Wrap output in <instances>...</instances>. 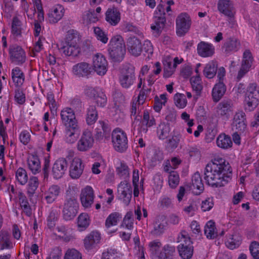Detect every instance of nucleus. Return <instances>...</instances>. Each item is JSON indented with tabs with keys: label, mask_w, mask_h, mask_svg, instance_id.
I'll return each instance as SVG.
<instances>
[{
	"label": "nucleus",
	"mask_w": 259,
	"mask_h": 259,
	"mask_svg": "<svg viewBox=\"0 0 259 259\" xmlns=\"http://www.w3.org/2000/svg\"><path fill=\"white\" fill-rule=\"evenodd\" d=\"M232 176V168L229 163L222 158H214L205 167L204 179L206 183L213 187H223Z\"/></svg>",
	"instance_id": "1"
},
{
	"label": "nucleus",
	"mask_w": 259,
	"mask_h": 259,
	"mask_svg": "<svg viewBox=\"0 0 259 259\" xmlns=\"http://www.w3.org/2000/svg\"><path fill=\"white\" fill-rule=\"evenodd\" d=\"M126 49L123 38L116 35L111 39L108 48L110 58L114 62H121L125 54Z\"/></svg>",
	"instance_id": "2"
},
{
	"label": "nucleus",
	"mask_w": 259,
	"mask_h": 259,
	"mask_svg": "<svg viewBox=\"0 0 259 259\" xmlns=\"http://www.w3.org/2000/svg\"><path fill=\"white\" fill-rule=\"evenodd\" d=\"M79 204L74 196L67 197L63 209V217L65 220H72L78 213Z\"/></svg>",
	"instance_id": "3"
},
{
	"label": "nucleus",
	"mask_w": 259,
	"mask_h": 259,
	"mask_svg": "<svg viewBox=\"0 0 259 259\" xmlns=\"http://www.w3.org/2000/svg\"><path fill=\"white\" fill-rule=\"evenodd\" d=\"M112 142L114 149L118 152H123L127 148L126 134L118 128L112 132Z\"/></svg>",
	"instance_id": "4"
},
{
	"label": "nucleus",
	"mask_w": 259,
	"mask_h": 259,
	"mask_svg": "<svg viewBox=\"0 0 259 259\" xmlns=\"http://www.w3.org/2000/svg\"><path fill=\"white\" fill-rule=\"evenodd\" d=\"M10 60L15 65H22L26 61V54L22 48L17 45H11L9 49Z\"/></svg>",
	"instance_id": "5"
},
{
	"label": "nucleus",
	"mask_w": 259,
	"mask_h": 259,
	"mask_svg": "<svg viewBox=\"0 0 259 259\" xmlns=\"http://www.w3.org/2000/svg\"><path fill=\"white\" fill-rule=\"evenodd\" d=\"M191 25V20L189 15L183 13L180 14L176 19V32L178 36H184L188 32Z\"/></svg>",
	"instance_id": "6"
},
{
	"label": "nucleus",
	"mask_w": 259,
	"mask_h": 259,
	"mask_svg": "<svg viewBox=\"0 0 259 259\" xmlns=\"http://www.w3.org/2000/svg\"><path fill=\"white\" fill-rule=\"evenodd\" d=\"M136 79L134 67L128 66L123 69L119 76L120 85L124 89L130 88Z\"/></svg>",
	"instance_id": "7"
},
{
	"label": "nucleus",
	"mask_w": 259,
	"mask_h": 259,
	"mask_svg": "<svg viewBox=\"0 0 259 259\" xmlns=\"http://www.w3.org/2000/svg\"><path fill=\"white\" fill-rule=\"evenodd\" d=\"M94 139L91 131H84L78 141L77 148L79 151H87L91 149L94 144Z\"/></svg>",
	"instance_id": "8"
},
{
	"label": "nucleus",
	"mask_w": 259,
	"mask_h": 259,
	"mask_svg": "<svg viewBox=\"0 0 259 259\" xmlns=\"http://www.w3.org/2000/svg\"><path fill=\"white\" fill-rule=\"evenodd\" d=\"M93 70L99 75H105L107 71L108 63L105 57L97 54L93 58Z\"/></svg>",
	"instance_id": "9"
},
{
	"label": "nucleus",
	"mask_w": 259,
	"mask_h": 259,
	"mask_svg": "<svg viewBox=\"0 0 259 259\" xmlns=\"http://www.w3.org/2000/svg\"><path fill=\"white\" fill-rule=\"evenodd\" d=\"M72 72L79 77L89 78V76L93 73V69L90 64L82 62L73 66Z\"/></svg>",
	"instance_id": "10"
},
{
	"label": "nucleus",
	"mask_w": 259,
	"mask_h": 259,
	"mask_svg": "<svg viewBox=\"0 0 259 259\" xmlns=\"http://www.w3.org/2000/svg\"><path fill=\"white\" fill-rule=\"evenodd\" d=\"M95 138L97 140H100L104 137L108 139L111 131V127L107 120H99L95 128Z\"/></svg>",
	"instance_id": "11"
},
{
	"label": "nucleus",
	"mask_w": 259,
	"mask_h": 259,
	"mask_svg": "<svg viewBox=\"0 0 259 259\" xmlns=\"http://www.w3.org/2000/svg\"><path fill=\"white\" fill-rule=\"evenodd\" d=\"M247 121L245 113L242 111L236 112L234 116L232 123L233 129L241 134L245 131Z\"/></svg>",
	"instance_id": "12"
},
{
	"label": "nucleus",
	"mask_w": 259,
	"mask_h": 259,
	"mask_svg": "<svg viewBox=\"0 0 259 259\" xmlns=\"http://www.w3.org/2000/svg\"><path fill=\"white\" fill-rule=\"evenodd\" d=\"M68 167L67 160L64 158L58 159L52 167V174L54 178L58 179L63 177Z\"/></svg>",
	"instance_id": "13"
},
{
	"label": "nucleus",
	"mask_w": 259,
	"mask_h": 259,
	"mask_svg": "<svg viewBox=\"0 0 259 259\" xmlns=\"http://www.w3.org/2000/svg\"><path fill=\"white\" fill-rule=\"evenodd\" d=\"M61 117L62 122L66 128L78 125L74 113L72 109L66 108L63 109L61 112Z\"/></svg>",
	"instance_id": "14"
},
{
	"label": "nucleus",
	"mask_w": 259,
	"mask_h": 259,
	"mask_svg": "<svg viewBox=\"0 0 259 259\" xmlns=\"http://www.w3.org/2000/svg\"><path fill=\"white\" fill-rule=\"evenodd\" d=\"M84 166L81 159L75 157L69 167V175L73 179H78L82 174Z\"/></svg>",
	"instance_id": "15"
},
{
	"label": "nucleus",
	"mask_w": 259,
	"mask_h": 259,
	"mask_svg": "<svg viewBox=\"0 0 259 259\" xmlns=\"http://www.w3.org/2000/svg\"><path fill=\"white\" fill-rule=\"evenodd\" d=\"M128 51L133 56H139L142 51L141 40L135 36L130 37L127 40Z\"/></svg>",
	"instance_id": "16"
},
{
	"label": "nucleus",
	"mask_w": 259,
	"mask_h": 259,
	"mask_svg": "<svg viewBox=\"0 0 259 259\" xmlns=\"http://www.w3.org/2000/svg\"><path fill=\"white\" fill-rule=\"evenodd\" d=\"M94 191L91 187L87 186L82 190L80 201L83 207H90L94 202Z\"/></svg>",
	"instance_id": "17"
},
{
	"label": "nucleus",
	"mask_w": 259,
	"mask_h": 259,
	"mask_svg": "<svg viewBox=\"0 0 259 259\" xmlns=\"http://www.w3.org/2000/svg\"><path fill=\"white\" fill-rule=\"evenodd\" d=\"M218 8L221 13L228 17L231 18L234 17L235 12L230 0H219Z\"/></svg>",
	"instance_id": "18"
},
{
	"label": "nucleus",
	"mask_w": 259,
	"mask_h": 259,
	"mask_svg": "<svg viewBox=\"0 0 259 259\" xmlns=\"http://www.w3.org/2000/svg\"><path fill=\"white\" fill-rule=\"evenodd\" d=\"M64 9L60 5H57L50 10L48 14V21L50 23H56L64 15Z\"/></svg>",
	"instance_id": "19"
},
{
	"label": "nucleus",
	"mask_w": 259,
	"mask_h": 259,
	"mask_svg": "<svg viewBox=\"0 0 259 259\" xmlns=\"http://www.w3.org/2000/svg\"><path fill=\"white\" fill-rule=\"evenodd\" d=\"M198 54L202 57H209L214 53V47L211 44L201 41L197 45Z\"/></svg>",
	"instance_id": "20"
},
{
	"label": "nucleus",
	"mask_w": 259,
	"mask_h": 259,
	"mask_svg": "<svg viewBox=\"0 0 259 259\" xmlns=\"http://www.w3.org/2000/svg\"><path fill=\"white\" fill-rule=\"evenodd\" d=\"M245 110L252 111L259 104V92H255L254 94H246L245 98Z\"/></svg>",
	"instance_id": "21"
},
{
	"label": "nucleus",
	"mask_w": 259,
	"mask_h": 259,
	"mask_svg": "<svg viewBox=\"0 0 259 259\" xmlns=\"http://www.w3.org/2000/svg\"><path fill=\"white\" fill-rule=\"evenodd\" d=\"M233 103L231 100H223L217 106V113L221 116L228 118L229 113L232 111Z\"/></svg>",
	"instance_id": "22"
},
{
	"label": "nucleus",
	"mask_w": 259,
	"mask_h": 259,
	"mask_svg": "<svg viewBox=\"0 0 259 259\" xmlns=\"http://www.w3.org/2000/svg\"><path fill=\"white\" fill-rule=\"evenodd\" d=\"M106 20L111 25H117L120 20V14L115 8H109L106 12Z\"/></svg>",
	"instance_id": "23"
},
{
	"label": "nucleus",
	"mask_w": 259,
	"mask_h": 259,
	"mask_svg": "<svg viewBox=\"0 0 259 259\" xmlns=\"http://www.w3.org/2000/svg\"><path fill=\"white\" fill-rule=\"evenodd\" d=\"M100 240V234L98 232L93 231L84 239V247L87 249H91Z\"/></svg>",
	"instance_id": "24"
},
{
	"label": "nucleus",
	"mask_w": 259,
	"mask_h": 259,
	"mask_svg": "<svg viewBox=\"0 0 259 259\" xmlns=\"http://www.w3.org/2000/svg\"><path fill=\"white\" fill-rule=\"evenodd\" d=\"M226 91V87L223 81H219L212 89V97L213 101L218 102L224 95Z\"/></svg>",
	"instance_id": "25"
},
{
	"label": "nucleus",
	"mask_w": 259,
	"mask_h": 259,
	"mask_svg": "<svg viewBox=\"0 0 259 259\" xmlns=\"http://www.w3.org/2000/svg\"><path fill=\"white\" fill-rule=\"evenodd\" d=\"M172 59L170 57H166L163 61V77L168 78L175 72L176 68V63H173Z\"/></svg>",
	"instance_id": "26"
},
{
	"label": "nucleus",
	"mask_w": 259,
	"mask_h": 259,
	"mask_svg": "<svg viewBox=\"0 0 259 259\" xmlns=\"http://www.w3.org/2000/svg\"><path fill=\"white\" fill-rule=\"evenodd\" d=\"M119 187L122 189L121 191L123 201L126 205H128L131 201L132 196V187L129 183L125 181L121 182Z\"/></svg>",
	"instance_id": "27"
},
{
	"label": "nucleus",
	"mask_w": 259,
	"mask_h": 259,
	"mask_svg": "<svg viewBox=\"0 0 259 259\" xmlns=\"http://www.w3.org/2000/svg\"><path fill=\"white\" fill-rule=\"evenodd\" d=\"M176 248L173 245L166 244L158 255V259H175Z\"/></svg>",
	"instance_id": "28"
},
{
	"label": "nucleus",
	"mask_w": 259,
	"mask_h": 259,
	"mask_svg": "<svg viewBox=\"0 0 259 259\" xmlns=\"http://www.w3.org/2000/svg\"><path fill=\"white\" fill-rule=\"evenodd\" d=\"M165 23V17H154V23L151 26V28L153 31L155 36H158L161 34Z\"/></svg>",
	"instance_id": "29"
},
{
	"label": "nucleus",
	"mask_w": 259,
	"mask_h": 259,
	"mask_svg": "<svg viewBox=\"0 0 259 259\" xmlns=\"http://www.w3.org/2000/svg\"><path fill=\"white\" fill-rule=\"evenodd\" d=\"M27 164L29 169L34 175L40 171V162L37 155H32L27 159Z\"/></svg>",
	"instance_id": "30"
},
{
	"label": "nucleus",
	"mask_w": 259,
	"mask_h": 259,
	"mask_svg": "<svg viewBox=\"0 0 259 259\" xmlns=\"http://www.w3.org/2000/svg\"><path fill=\"white\" fill-rule=\"evenodd\" d=\"M79 135L78 126H69L66 130V141L68 143H74L78 139Z\"/></svg>",
	"instance_id": "31"
},
{
	"label": "nucleus",
	"mask_w": 259,
	"mask_h": 259,
	"mask_svg": "<svg viewBox=\"0 0 259 259\" xmlns=\"http://www.w3.org/2000/svg\"><path fill=\"white\" fill-rule=\"evenodd\" d=\"M190 82L195 95L193 96L194 99L196 100L201 94L203 86L201 83V79L199 74L193 76L190 78Z\"/></svg>",
	"instance_id": "32"
},
{
	"label": "nucleus",
	"mask_w": 259,
	"mask_h": 259,
	"mask_svg": "<svg viewBox=\"0 0 259 259\" xmlns=\"http://www.w3.org/2000/svg\"><path fill=\"white\" fill-rule=\"evenodd\" d=\"M189 187L191 189L197 190L198 191L196 192V194H200L203 191V184L200 175L198 172H196L192 176V184Z\"/></svg>",
	"instance_id": "33"
},
{
	"label": "nucleus",
	"mask_w": 259,
	"mask_h": 259,
	"mask_svg": "<svg viewBox=\"0 0 259 259\" xmlns=\"http://www.w3.org/2000/svg\"><path fill=\"white\" fill-rule=\"evenodd\" d=\"M12 78L15 86L20 87L24 83L25 76L22 70L16 67L12 71Z\"/></svg>",
	"instance_id": "34"
},
{
	"label": "nucleus",
	"mask_w": 259,
	"mask_h": 259,
	"mask_svg": "<svg viewBox=\"0 0 259 259\" xmlns=\"http://www.w3.org/2000/svg\"><path fill=\"white\" fill-rule=\"evenodd\" d=\"M60 49L62 50L63 53L67 56H77L80 52V49L78 45L65 44L62 46Z\"/></svg>",
	"instance_id": "35"
},
{
	"label": "nucleus",
	"mask_w": 259,
	"mask_h": 259,
	"mask_svg": "<svg viewBox=\"0 0 259 259\" xmlns=\"http://www.w3.org/2000/svg\"><path fill=\"white\" fill-rule=\"evenodd\" d=\"M60 193V188L57 185L51 186L48 190L45 193V199L47 202L51 203L57 198Z\"/></svg>",
	"instance_id": "36"
},
{
	"label": "nucleus",
	"mask_w": 259,
	"mask_h": 259,
	"mask_svg": "<svg viewBox=\"0 0 259 259\" xmlns=\"http://www.w3.org/2000/svg\"><path fill=\"white\" fill-rule=\"evenodd\" d=\"M204 231L208 239H213L218 236L215 223L212 220L207 222L205 226Z\"/></svg>",
	"instance_id": "37"
},
{
	"label": "nucleus",
	"mask_w": 259,
	"mask_h": 259,
	"mask_svg": "<svg viewBox=\"0 0 259 259\" xmlns=\"http://www.w3.org/2000/svg\"><path fill=\"white\" fill-rule=\"evenodd\" d=\"M18 198L20 206L23 212L27 216L30 217L32 214V211L27 197L22 192H19L18 194Z\"/></svg>",
	"instance_id": "38"
},
{
	"label": "nucleus",
	"mask_w": 259,
	"mask_h": 259,
	"mask_svg": "<svg viewBox=\"0 0 259 259\" xmlns=\"http://www.w3.org/2000/svg\"><path fill=\"white\" fill-rule=\"evenodd\" d=\"M240 46V42L235 38H230L226 40L224 44L223 49L227 53L237 51Z\"/></svg>",
	"instance_id": "39"
},
{
	"label": "nucleus",
	"mask_w": 259,
	"mask_h": 259,
	"mask_svg": "<svg viewBox=\"0 0 259 259\" xmlns=\"http://www.w3.org/2000/svg\"><path fill=\"white\" fill-rule=\"evenodd\" d=\"M98 119V112L94 105H90L87 110L86 121L88 125L93 124Z\"/></svg>",
	"instance_id": "40"
},
{
	"label": "nucleus",
	"mask_w": 259,
	"mask_h": 259,
	"mask_svg": "<svg viewBox=\"0 0 259 259\" xmlns=\"http://www.w3.org/2000/svg\"><path fill=\"white\" fill-rule=\"evenodd\" d=\"M217 68L218 64L215 61L209 62L203 70L204 76L208 78H212L217 73Z\"/></svg>",
	"instance_id": "41"
},
{
	"label": "nucleus",
	"mask_w": 259,
	"mask_h": 259,
	"mask_svg": "<svg viewBox=\"0 0 259 259\" xmlns=\"http://www.w3.org/2000/svg\"><path fill=\"white\" fill-rule=\"evenodd\" d=\"M217 144L222 149H228L232 146L231 137L225 134L220 135L217 139Z\"/></svg>",
	"instance_id": "42"
},
{
	"label": "nucleus",
	"mask_w": 259,
	"mask_h": 259,
	"mask_svg": "<svg viewBox=\"0 0 259 259\" xmlns=\"http://www.w3.org/2000/svg\"><path fill=\"white\" fill-rule=\"evenodd\" d=\"M177 242L179 243L178 247H184V246L192 245V241L188 233L182 230L178 236Z\"/></svg>",
	"instance_id": "43"
},
{
	"label": "nucleus",
	"mask_w": 259,
	"mask_h": 259,
	"mask_svg": "<svg viewBox=\"0 0 259 259\" xmlns=\"http://www.w3.org/2000/svg\"><path fill=\"white\" fill-rule=\"evenodd\" d=\"M80 41V36L76 30L71 29L67 31L65 44L77 45Z\"/></svg>",
	"instance_id": "44"
},
{
	"label": "nucleus",
	"mask_w": 259,
	"mask_h": 259,
	"mask_svg": "<svg viewBox=\"0 0 259 259\" xmlns=\"http://www.w3.org/2000/svg\"><path fill=\"white\" fill-rule=\"evenodd\" d=\"M121 218L122 215L121 213L118 212L111 213L106 220L105 227L109 229L111 226H116Z\"/></svg>",
	"instance_id": "45"
},
{
	"label": "nucleus",
	"mask_w": 259,
	"mask_h": 259,
	"mask_svg": "<svg viewBox=\"0 0 259 259\" xmlns=\"http://www.w3.org/2000/svg\"><path fill=\"white\" fill-rule=\"evenodd\" d=\"M163 222V217L159 216L156 218L154 223V229L152 231L153 235L158 236L163 233L165 226Z\"/></svg>",
	"instance_id": "46"
},
{
	"label": "nucleus",
	"mask_w": 259,
	"mask_h": 259,
	"mask_svg": "<svg viewBox=\"0 0 259 259\" xmlns=\"http://www.w3.org/2000/svg\"><path fill=\"white\" fill-rule=\"evenodd\" d=\"M39 185L38 178L36 177H31L30 178L28 184L27 185V194L29 197H32L35 194L36 189Z\"/></svg>",
	"instance_id": "47"
},
{
	"label": "nucleus",
	"mask_w": 259,
	"mask_h": 259,
	"mask_svg": "<svg viewBox=\"0 0 259 259\" xmlns=\"http://www.w3.org/2000/svg\"><path fill=\"white\" fill-rule=\"evenodd\" d=\"M180 256L183 259H190L193 253V246L192 245L184 246V247H177Z\"/></svg>",
	"instance_id": "48"
},
{
	"label": "nucleus",
	"mask_w": 259,
	"mask_h": 259,
	"mask_svg": "<svg viewBox=\"0 0 259 259\" xmlns=\"http://www.w3.org/2000/svg\"><path fill=\"white\" fill-rule=\"evenodd\" d=\"M22 29L21 21L17 17H13L12 23V33L16 37L21 36Z\"/></svg>",
	"instance_id": "49"
},
{
	"label": "nucleus",
	"mask_w": 259,
	"mask_h": 259,
	"mask_svg": "<svg viewBox=\"0 0 259 259\" xmlns=\"http://www.w3.org/2000/svg\"><path fill=\"white\" fill-rule=\"evenodd\" d=\"M170 128L168 125L166 124L164 122L160 123L157 128V133L159 139H165L169 132Z\"/></svg>",
	"instance_id": "50"
},
{
	"label": "nucleus",
	"mask_w": 259,
	"mask_h": 259,
	"mask_svg": "<svg viewBox=\"0 0 259 259\" xmlns=\"http://www.w3.org/2000/svg\"><path fill=\"white\" fill-rule=\"evenodd\" d=\"M90 224V218L87 213H81L78 218L77 225L80 231L85 230Z\"/></svg>",
	"instance_id": "51"
},
{
	"label": "nucleus",
	"mask_w": 259,
	"mask_h": 259,
	"mask_svg": "<svg viewBox=\"0 0 259 259\" xmlns=\"http://www.w3.org/2000/svg\"><path fill=\"white\" fill-rule=\"evenodd\" d=\"M16 178L17 181L21 185H25L28 181V176L26 170L19 167L16 171Z\"/></svg>",
	"instance_id": "52"
},
{
	"label": "nucleus",
	"mask_w": 259,
	"mask_h": 259,
	"mask_svg": "<svg viewBox=\"0 0 259 259\" xmlns=\"http://www.w3.org/2000/svg\"><path fill=\"white\" fill-rule=\"evenodd\" d=\"M134 221L133 212L128 211L123 218L122 226H124L127 229L132 230L134 227Z\"/></svg>",
	"instance_id": "53"
},
{
	"label": "nucleus",
	"mask_w": 259,
	"mask_h": 259,
	"mask_svg": "<svg viewBox=\"0 0 259 259\" xmlns=\"http://www.w3.org/2000/svg\"><path fill=\"white\" fill-rule=\"evenodd\" d=\"M241 237L237 235H233L232 238L229 239L226 243L227 246L233 249L239 246L241 243Z\"/></svg>",
	"instance_id": "54"
},
{
	"label": "nucleus",
	"mask_w": 259,
	"mask_h": 259,
	"mask_svg": "<svg viewBox=\"0 0 259 259\" xmlns=\"http://www.w3.org/2000/svg\"><path fill=\"white\" fill-rule=\"evenodd\" d=\"M180 178L178 173L175 171L169 172L168 183L171 188H175L179 184Z\"/></svg>",
	"instance_id": "55"
},
{
	"label": "nucleus",
	"mask_w": 259,
	"mask_h": 259,
	"mask_svg": "<svg viewBox=\"0 0 259 259\" xmlns=\"http://www.w3.org/2000/svg\"><path fill=\"white\" fill-rule=\"evenodd\" d=\"M95 102L98 106L104 107L107 102V98L105 93L102 91H99L94 98Z\"/></svg>",
	"instance_id": "56"
},
{
	"label": "nucleus",
	"mask_w": 259,
	"mask_h": 259,
	"mask_svg": "<svg viewBox=\"0 0 259 259\" xmlns=\"http://www.w3.org/2000/svg\"><path fill=\"white\" fill-rule=\"evenodd\" d=\"M181 136L180 134L174 135L169 139L167 143L166 147L170 150H174L178 147Z\"/></svg>",
	"instance_id": "57"
},
{
	"label": "nucleus",
	"mask_w": 259,
	"mask_h": 259,
	"mask_svg": "<svg viewBox=\"0 0 259 259\" xmlns=\"http://www.w3.org/2000/svg\"><path fill=\"white\" fill-rule=\"evenodd\" d=\"M174 99L178 107L183 108L186 106L187 100L184 94L177 93L175 95Z\"/></svg>",
	"instance_id": "58"
},
{
	"label": "nucleus",
	"mask_w": 259,
	"mask_h": 259,
	"mask_svg": "<svg viewBox=\"0 0 259 259\" xmlns=\"http://www.w3.org/2000/svg\"><path fill=\"white\" fill-rule=\"evenodd\" d=\"M253 61L252 54L249 50H246L243 53L242 64L247 67H250Z\"/></svg>",
	"instance_id": "59"
},
{
	"label": "nucleus",
	"mask_w": 259,
	"mask_h": 259,
	"mask_svg": "<svg viewBox=\"0 0 259 259\" xmlns=\"http://www.w3.org/2000/svg\"><path fill=\"white\" fill-rule=\"evenodd\" d=\"M58 214L56 210H52L48 217V226L50 229L55 226V223L58 219Z\"/></svg>",
	"instance_id": "60"
},
{
	"label": "nucleus",
	"mask_w": 259,
	"mask_h": 259,
	"mask_svg": "<svg viewBox=\"0 0 259 259\" xmlns=\"http://www.w3.org/2000/svg\"><path fill=\"white\" fill-rule=\"evenodd\" d=\"M112 97L115 105L123 103L125 100V97L122 93L118 89H114L113 92Z\"/></svg>",
	"instance_id": "61"
},
{
	"label": "nucleus",
	"mask_w": 259,
	"mask_h": 259,
	"mask_svg": "<svg viewBox=\"0 0 259 259\" xmlns=\"http://www.w3.org/2000/svg\"><path fill=\"white\" fill-rule=\"evenodd\" d=\"M94 33L98 40L104 44H106L108 38L107 34L99 27H95Z\"/></svg>",
	"instance_id": "62"
},
{
	"label": "nucleus",
	"mask_w": 259,
	"mask_h": 259,
	"mask_svg": "<svg viewBox=\"0 0 259 259\" xmlns=\"http://www.w3.org/2000/svg\"><path fill=\"white\" fill-rule=\"evenodd\" d=\"M64 259H81V255L77 250L70 249L67 250Z\"/></svg>",
	"instance_id": "63"
},
{
	"label": "nucleus",
	"mask_w": 259,
	"mask_h": 259,
	"mask_svg": "<svg viewBox=\"0 0 259 259\" xmlns=\"http://www.w3.org/2000/svg\"><path fill=\"white\" fill-rule=\"evenodd\" d=\"M249 250L254 259H259V243L252 242L250 245Z\"/></svg>",
	"instance_id": "64"
}]
</instances>
